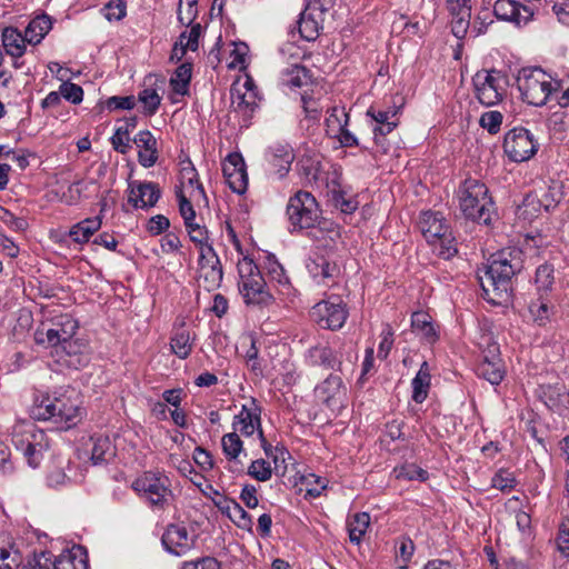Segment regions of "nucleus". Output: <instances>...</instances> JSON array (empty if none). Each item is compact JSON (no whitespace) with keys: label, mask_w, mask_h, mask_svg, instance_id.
I'll return each instance as SVG.
<instances>
[{"label":"nucleus","mask_w":569,"mask_h":569,"mask_svg":"<svg viewBox=\"0 0 569 569\" xmlns=\"http://www.w3.org/2000/svg\"><path fill=\"white\" fill-rule=\"evenodd\" d=\"M418 226L422 236L430 243L436 242L437 238L446 236L449 229L443 216L433 211L421 212Z\"/></svg>","instance_id":"21"},{"label":"nucleus","mask_w":569,"mask_h":569,"mask_svg":"<svg viewBox=\"0 0 569 569\" xmlns=\"http://www.w3.org/2000/svg\"><path fill=\"white\" fill-rule=\"evenodd\" d=\"M415 551V546L411 539L402 538L396 548V558L399 568H406Z\"/></svg>","instance_id":"54"},{"label":"nucleus","mask_w":569,"mask_h":569,"mask_svg":"<svg viewBox=\"0 0 569 569\" xmlns=\"http://www.w3.org/2000/svg\"><path fill=\"white\" fill-rule=\"evenodd\" d=\"M493 13L499 20L508 21L517 27L526 26L533 17V10L515 0H497Z\"/></svg>","instance_id":"17"},{"label":"nucleus","mask_w":569,"mask_h":569,"mask_svg":"<svg viewBox=\"0 0 569 569\" xmlns=\"http://www.w3.org/2000/svg\"><path fill=\"white\" fill-rule=\"evenodd\" d=\"M223 278L222 266L213 248H206L199 254V280L207 291L220 287Z\"/></svg>","instance_id":"13"},{"label":"nucleus","mask_w":569,"mask_h":569,"mask_svg":"<svg viewBox=\"0 0 569 569\" xmlns=\"http://www.w3.org/2000/svg\"><path fill=\"white\" fill-rule=\"evenodd\" d=\"M492 487L501 491L510 490L515 487L516 480L511 472L499 470L491 480Z\"/></svg>","instance_id":"60"},{"label":"nucleus","mask_w":569,"mask_h":569,"mask_svg":"<svg viewBox=\"0 0 569 569\" xmlns=\"http://www.w3.org/2000/svg\"><path fill=\"white\" fill-rule=\"evenodd\" d=\"M502 114L499 111H487L480 118V126L487 129L489 133L496 134L502 123Z\"/></svg>","instance_id":"58"},{"label":"nucleus","mask_w":569,"mask_h":569,"mask_svg":"<svg viewBox=\"0 0 569 569\" xmlns=\"http://www.w3.org/2000/svg\"><path fill=\"white\" fill-rule=\"evenodd\" d=\"M548 244L547 238L541 234L527 236L523 250L508 248L495 253L489 264L478 274L483 298L496 306L507 303L511 297V279L523 268L522 253L540 256Z\"/></svg>","instance_id":"1"},{"label":"nucleus","mask_w":569,"mask_h":569,"mask_svg":"<svg viewBox=\"0 0 569 569\" xmlns=\"http://www.w3.org/2000/svg\"><path fill=\"white\" fill-rule=\"evenodd\" d=\"M160 198V189L153 182L138 183L137 187L131 186L128 201L134 208L153 207Z\"/></svg>","instance_id":"25"},{"label":"nucleus","mask_w":569,"mask_h":569,"mask_svg":"<svg viewBox=\"0 0 569 569\" xmlns=\"http://www.w3.org/2000/svg\"><path fill=\"white\" fill-rule=\"evenodd\" d=\"M309 358L312 365L322 366L327 369H335L342 375L348 368L338 359V353L331 347L316 346L309 349Z\"/></svg>","instance_id":"26"},{"label":"nucleus","mask_w":569,"mask_h":569,"mask_svg":"<svg viewBox=\"0 0 569 569\" xmlns=\"http://www.w3.org/2000/svg\"><path fill=\"white\" fill-rule=\"evenodd\" d=\"M517 86L522 100L536 107L545 106L560 89L559 81L537 67L521 69L517 77Z\"/></svg>","instance_id":"4"},{"label":"nucleus","mask_w":569,"mask_h":569,"mask_svg":"<svg viewBox=\"0 0 569 569\" xmlns=\"http://www.w3.org/2000/svg\"><path fill=\"white\" fill-rule=\"evenodd\" d=\"M101 228L100 217L87 218L69 230V237L79 244L89 241L90 237Z\"/></svg>","instance_id":"34"},{"label":"nucleus","mask_w":569,"mask_h":569,"mask_svg":"<svg viewBox=\"0 0 569 569\" xmlns=\"http://www.w3.org/2000/svg\"><path fill=\"white\" fill-rule=\"evenodd\" d=\"M331 200L333 202V206L341 210L343 213H352L358 208L357 200L352 198H348L346 192L338 189H333L331 191Z\"/></svg>","instance_id":"50"},{"label":"nucleus","mask_w":569,"mask_h":569,"mask_svg":"<svg viewBox=\"0 0 569 569\" xmlns=\"http://www.w3.org/2000/svg\"><path fill=\"white\" fill-rule=\"evenodd\" d=\"M36 341L38 343H47L49 347L56 348L57 353H59V348L62 345L61 337L56 326L46 330H38L36 333Z\"/></svg>","instance_id":"51"},{"label":"nucleus","mask_w":569,"mask_h":569,"mask_svg":"<svg viewBox=\"0 0 569 569\" xmlns=\"http://www.w3.org/2000/svg\"><path fill=\"white\" fill-rule=\"evenodd\" d=\"M472 3H455L450 2L452 13L451 31L458 39H463L468 32L471 18Z\"/></svg>","instance_id":"29"},{"label":"nucleus","mask_w":569,"mask_h":569,"mask_svg":"<svg viewBox=\"0 0 569 569\" xmlns=\"http://www.w3.org/2000/svg\"><path fill=\"white\" fill-rule=\"evenodd\" d=\"M197 538L190 537L186 527L180 525H169L162 537L161 542L164 549L177 557L187 555L196 545Z\"/></svg>","instance_id":"14"},{"label":"nucleus","mask_w":569,"mask_h":569,"mask_svg":"<svg viewBox=\"0 0 569 569\" xmlns=\"http://www.w3.org/2000/svg\"><path fill=\"white\" fill-rule=\"evenodd\" d=\"M171 351L180 359H186L192 351L193 339L189 330L181 327L177 329L170 341Z\"/></svg>","instance_id":"38"},{"label":"nucleus","mask_w":569,"mask_h":569,"mask_svg":"<svg viewBox=\"0 0 569 569\" xmlns=\"http://www.w3.org/2000/svg\"><path fill=\"white\" fill-rule=\"evenodd\" d=\"M91 456L93 465H102L109 462L116 456V449L111 440L107 436H94L90 438Z\"/></svg>","instance_id":"31"},{"label":"nucleus","mask_w":569,"mask_h":569,"mask_svg":"<svg viewBox=\"0 0 569 569\" xmlns=\"http://www.w3.org/2000/svg\"><path fill=\"white\" fill-rule=\"evenodd\" d=\"M102 13L109 21H119L126 17L127 3L126 0H111L102 8Z\"/></svg>","instance_id":"52"},{"label":"nucleus","mask_w":569,"mask_h":569,"mask_svg":"<svg viewBox=\"0 0 569 569\" xmlns=\"http://www.w3.org/2000/svg\"><path fill=\"white\" fill-rule=\"evenodd\" d=\"M223 176L230 189L236 193H243L248 187L246 163L240 153H230L222 164Z\"/></svg>","instance_id":"15"},{"label":"nucleus","mask_w":569,"mask_h":569,"mask_svg":"<svg viewBox=\"0 0 569 569\" xmlns=\"http://www.w3.org/2000/svg\"><path fill=\"white\" fill-rule=\"evenodd\" d=\"M536 190L539 194L540 204L546 211L556 208L562 198L561 183L557 181H552L551 184H543Z\"/></svg>","instance_id":"40"},{"label":"nucleus","mask_w":569,"mask_h":569,"mask_svg":"<svg viewBox=\"0 0 569 569\" xmlns=\"http://www.w3.org/2000/svg\"><path fill=\"white\" fill-rule=\"evenodd\" d=\"M431 381L430 368L427 361H423L420 366L419 371L412 379V400L417 403H422L429 392Z\"/></svg>","instance_id":"33"},{"label":"nucleus","mask_w":569,"mask_h":569,"mask_svg":"<svg viewBox=\"0 0 569 569\" xmlns=\"http://www.w3.org/2000/svg\"><path fill=\"white\" fill-rule=\"evenodd\" d=\"M228 518L240 529L251 532L252 519L251 516L238 503H232L231 511Z\"/></svg>","instance_id":"47"},{"label":"nucleus","mask_w":569,"mask_h":569,"mask_svg":"<svg viewBox=\"0 0 569 569\" xmlns=\"http://www.w3.org/2000/svg\"><path fill=\"white\" fill-rule=\"evenodd\" d=\"M88 569L87 553L80 546H73L63 550L54 561L51 560V569Z\"/></svg>","instance_id":"27"},{"label":"nucleus","mask_w":569,"mask_h":569,"mask_svg":"<svg viewBox=\"0 0 569 569\" xmlns=\"http://www.w3.org/2000/svg\"><path fill=\"white\" fill-rule=\"evenodd\" d=\"M266 269L271 280L277 281L279 284L288 283V277L284 273V269L273 254H269L267 257Z\"/></svg>","instance_id":"56"},{"label":"nucleus","mask_w":569,"mask_h":569,"mask_svg":"<svg viewBox=\"0 0 569 569\" xmlns=\"http://www.w3.org/2000/svg\"><path fill=\"white\" fill-rule=\"evenodd\" d=\"M370 525V516L367 512H358L347 522L349 539L351 542L359 545Z\"/></svg>","instance_id":"39"},{"label":"nucleus","mask_w":569,"mask_h":569,"mask_svg":"<svg viewBox=\"0 0 569 569\" xmlns=\"http://www.w3.org/2000/svg\"><path fill=\"white\" fill-rule=\"evenodd\" d=\"M393 345V332L389 325L385 327L381 332V341L378 348V357L381 359H386L392 348Z\"/></svg>","instance_id":"63"},{"label":"nucleus","mask_w":569,"mask_h":569,"mask_svg":"<svg viewBox=\"0 0 569 569\" xmlns=\"http://www.w3.org/2000/svg\"><path fill=\"white\" fill-rule=\"evenodd\" d=\"M248 475L258 481H268L272 476L271 465L264 459L253 460L248 467Z\"/></svg>","instance_id":"49"},{"label":"nucleus","mask_w":569,"mask_h":569,"mask_svg":"<svg viewBox=\"0 0 569 569\" xmlns=\"http://www.w3.org/2000/svg\"><path fill=\"white\" fill-rule=\"evenodd\" d=\"M60 94L72 103H80L82 101L83 90L80 86L67 81L60 86Z\"/></svg>","instance_id":"59"},{"label":"nucleus","mask_w":569,"mask_h":569,"mask_svg":"<svg viewBox=\"0 0 569 569\" xmlns=\"http://www.w3.org/2000/svg\"><path fill=\"white\" fill-rule=\"evenodd\" d=\"M181 184L182 187L190 188V196L197 192L199 196L204 197V190L202 184L199 182L198 172L194 167L189 162L187 167L181 169Z\"/></svg>","instance_id":"46"},{"label":"nucleus","mask_w":569,"mask_h":569,"mask_svg":"<svg viewBox=\"0 0 569 569\" xmlns=\"http://www.w3.org/2000/svg\"><path fill=\"white\" fill-rule=\"evenodd\" d=\"M221 447L226 458L236 462L243 450V442L237 432H230L222 437Z\"/></svg>","instance_id":"42"},{"label":"nucleus","mask_w":569,"mask_h":569,"mask_svg":"<svg viewBox=\"0 0 569 569\" xmlns=\"http://www.w3.org/2000/svg\"><path fill=\"white\" fill-rule=\"evenodd\" d=\"M12 445L27 459L28 465L37 468L49 448L46 433L32 422H20L13 427Z\"/></svg>","instance_id":"5"},{"label":"nucleus","mask_w":569,"mask_h":569,"mask_svg":"<svg viewBox=\"0 0 569 569\" xmlns=\"http://www.w3.org/2000/svg\"><path fill=\"white\" fill-rule=\"evenodd\" d=\"M37 419L51 420L61 429L74 427L82 418L83 409L74 389H60L44 397L36 406Z\"/></svg>","instance_id":"2"},{"label":"nucleus","mask_w":569,"mask_h":569,"mask_svg":"<svg viewBox=\"0 0 569 569\" xmlns=\"http://www.w3.org/2000/svg\"><path fill=\"white\" fill-rule=\"evenodd\" d=\"M52 326L58 328L62 342L72 338L78 329V322L69 315L57 317Z\"/></svg>","instance_id":"48"},{"label":"nucleus","mask_w":569,"mask_h":569,"mask_svg":"<svg viewBox=\"0 0 569 569\" xmlns=\"http://www.w3.org/2000/svg\"><path fill=\"white\" fill-rule=\"evenodd\" d=\"M557 541L560 551L562 553H569V519L560 523Z\"/></svg>","instance_id":"64"},{"label":"nucleus","mask_w":569,"mask_h":569,"mask_svg":"<svg viewBox=\"0 0 569 569\" xmlns=\"http://www.w3.org/2000/svg\"><path fill=\"white\" fill-rule=\"evenodd\" d=\"M322 23V14L306 8L305 11L300 13V19L298 21V29L301 38L307 41H315L320 34Z\"/></svg>","instance_id":"30"},{"label":"nucleus","mask_w":569,"mask_h":569,"mask_svg":"<svg viewBox=\"0 0 569 569\" xmlns=\"http://www.w3.org/2000/svg\"><path fill=\"white\" fill-rule=\"evenodd\" d=\"M139 101L143 103L146 112L152 116L160 106L161 97L154 89L147 88L139 93Z\"/></svg>","instance_id":"53"},{"label":"nucleus","mask_w":569,"mask_h":569,"mask_svg":"<svg viewBox=\"0 0 569 569\" xmlns=\"http://www.w3.org/2000/svg\"><path fill=\"white\" fill-rule=\"evenodd\" d=\"M191 73V63H182L176 69L173 76L170 79V87L174 93L180 96L188 94Z\"/></svg>","instance_id":"41"},{"label":"nucleus","mask_w":569,"mask_h":569,"mask_svg":"<svg viewBox=\"0 0 569 569\" xmlns=\"http://www.w3.org/2000/svg\"><path fill=\"white\" fill-rule=\"evenodd\" d=\"M131 488L152 506L164 509L169 503L172 492L169 488V479L166 476L152 471H146L131 485Z\"/></svg>","instance_id":"9"},{"label":"nucleus","mask_w":569,"mask_h":569,"mask_svg":"<svg viewBox=\"0 0 569 569\" xmlns=\"http://www.w3.org/2000/svg\"><path fill=\"white\" fill-rule=\"evenodd\" d=\"M311 318L323 329L338 330L345 325L348 311L346 305L336 298L316 303L311 309Z\"/></svg>","instance_id":"12"},{"label":"nucleus","mask_w":569,"mask_h":569,"mask_svg":"<svg viewBox=\"0 0 569 569\" xmlns=\"http://www.w3.org/2000/svg\"><path fill=\"white\" fill-rule=\"evenodd\" d=\"M479 377L489 381L491 385H499L505 376L501 359L499 358V347L496 342L488 345L481 362L477 368Z\"/></svg>","instance_id":"18"},{"label":"nucleus","mask_w":569,"mask_h":569,"mask_svg":"<svg viewBox=\"0 0 569 569\" xmlns=\"http://www.w3.org/2000/svg\"><path fill=\"white\" fill-rule=\"evenodd\" d=\"M269 161L279 178H283L295 160L293 150L289 144L276 143L269 148Z\"/></svg>","instance_id":"28"},{"label":"nucleus","mask_w":569,"mask_h":569,"mask_svg":"<svg viewBox=\"0 0 569 569\" xmlns=\"http://www.w3.org/2000/svg\"><path fill=\"white\" fill-rule=\"evenodd\" d=\"M133 142L139 148L138 161L143 168H150L158 160L157 139L149 130H142L137 133Z\"/></svg>","instance_id":"24"},{"label":"nucleus","mask_w":569,"mask_h":569,"mask_svg":"<svg viewBox=\"0 0 569 569\" xmlns=\"http://www.w3.org/2000/svg\"><path fill=\"white\" fill-rule=\"evenodd\" d=\"M51 569L50 552L33 555L23 563L21 552L7 532H0V569Z\"/></svg>","instance_id":"8"},{"label":"nucleus","mask_w":569,"mask_h":569,"mask_svg":"<svg viewBox=\"0 0 569 569\" xmlns=\"http://www.w3.org/2000/svg\"><path fill=\"white\" fill-rule=\"evenodd\" d=\"M435 243H438V254L443 259H450L458 252L455 238L449 229L446 236L437 238Z\"/></svg>","instance_id":"55"},{"label":"nucleus","mask_w":569,"mask_h":569,"mask_svg":"<svg viewBox=\"0 0 569 569\" xmlns=\"http://www.w3.org/2000/svg\"><path fill=\"white\" fill-rule=\"evenodd\" d=\"M538 149L532 133L525 128H513L505 136L503 150L515 162L529 160Z\"/></svg>","instance_id":"11"},{"label":"nucleus","mask_w":569,"mask_h":569,"mask_svg":"<svg viewBox=\"0 0 569 569\" xmlns=\"http://www.w3.org/2000/svg\"><path fill=\"white\" fill-rule=\"evenodd\" d=\"M472 83L478 101L486 107L497 104L506 94L507 79L498 70L478 71L472 78Z\"/></svg>","instance_id":"10"},{"label":"nucleus","mask_w":569,"mask_h":569,"mask_svg":"<svg viewBox=\"0 0 569 569\" xmlns=\"http://www.w3.org/2000/svg\"><path fill=\"white\" fill-rule=\"evenodd\" d=\"M286 213L291 231L313 229L321 224V209L315 196L309 191L299 190L291 196Z\"/></svg>","instance_id":"6"},{"label":"nucleus","mask_w":569,"mask_h":569,"mask_svg":"<svg viewBox=\"0 0 569 569\" xmlns=\"http://www.w3.org/2000/svg\"><path fill=\"white\" fill-rule=\"evenodd\" d=\"M26 42V36L22 37L14 28H6L2 32V44L4 50L13 58H20L24 53Z\"/></svg>","instance_id":"37"},{"label":"nucleus","mask_w":569,"mask_h":569,"mask_svg":"<svg viewBox=\"0 0 569 569\" xmlns=\"http://www.w3.org/2000/svg\"><path fill=\"white\" fill-rule=\"evenodd\" d=\"M111 144L113 149L122 154L127 153L130 146L129 129L119 127L111 137Z\"/></svg>","instance_id":"57"},{"label":"nucleus","mask_w":569,"mask_h":569,"mask_svg":"<svg viewBox=\"0 0 569 569\" xmlns=\"http://www.w3.org/2000/svg\"><path fill=\"white\" fill-rule=\"evenodd\" d=\"M59 352L63 353V356H61L63 362L74 369L82 368L90 361L88 346L72 338L62 342Z\"/></svg>","instance_id":"22"},{"label":"nucleus","mask_w":569,"mask_h":569,"mask_svg":"<svg viewBox=\"0 0 569 569\" xmlns=\"http://www.w3.org/2000/svg\"><path fill=\"white\" fill-rule=\"evenodd\" d=\"M190 31L182 32L179 37L180 41V56H184L187 50L196 51L199 44V38L201 34L202 27L200 23L190 24Z\"/></svg>","instance_id":"43"},{"label":"nucleus","mask_w":569,"mask_h":569,"mask_svg":"<svg viewBox=\"0 0 569 569\" xmlns=\"http://www.w3.org/2000/svg\"><path fill=\"white\" fill-rule=\"evenodd\" d=\"M397 479L426 481L429 478L427 470L415 463H406L393 469Z\"/></svg>","instance_id":"45"},{"label":"nucleus","mask_w":569,"mask_h":569,"mask_svg":"<svg viewBox=\"0 0 569 569\" xmlns=\"http://www.w3.org/2000/svg\"><path fill=\"white\" fill-rule=\"evenodd\" d=\"M52 22L49 16L42 14L32 19L26 28V39L28 43L38 44L50 31Z\"/></svg>","instance_id":"35"},{"label":"nucleus","mask_w":569,"mask_h":569,"mask_svg":"<svg viewBox=\"0 0 569 569\" xmlns=\"http://www.w3.org/2000/svg\"><path fill=\"white\" fill-rule=\"evenodd\" d=\"M555 280V267L551 263H542L536 269L535 286L540 298L552 290Z\"/></svg>","instance_id":"36"},{"label":"nucleus","mask_w":569,"mask_h":569,"mask_svg":"<svg viewBox=\"0 0 569 569\" xmlns=\"http://www.w3.org/2000/svg\"><path fill=\"white\" fill-rule=\"evenodd\" d=\"M459 207L462 214L478 223L490 224L493 210V201L489 196L487 186L478 179L468 178L458 190Z\"/></svg>","instance_id":"3"},{"label":"nucleus","mask_w":569,"mask_h":569,"mask_svg":"<svg viewBox=\"0 0 569 569\" xmlns=\"http://www.w3.org/2000/svg\"><path fill=\"white\" fill-rule=\"evenodd\" d=\"M261 408L254 398L250 402L243 405L240 412L234 416L232 427L233 432H240L244 437L252 436L261 429Z\"/></svg>","instance_id":"16"},{"label":"nucleus","mask_w":569,"mask_h":569,"mask_svg":"<svg viewBox=\"0 0 569 569\" xmlns=\"http://www.w3.org/2000/svg\"><path fill=\"white\" fill-rule=\"evenodd\" d=\"M186 228L190 240L199 248V253L202 252V250L204 251L206 248H212V244L209 243V234L204 226L188 222Z\"/></svg>","instance_id":"44"},{"label":"nucleus","mask_w":569,"mask_h":569,"mask_svg":"<svg viewBox=\"0 0 569 569\" xmlns=\"http://www.w3.org/2000/svg\"><path fill=\"white\" fill-rule=\"evenodd\" d=\"M177 197L179 200V211L184 220V224H188V222H194L196 211L181 189L177 191Z\"/></svg>","instance_id":"62"},{"label":"nucleus","mask_w":569,"mask_h":569,"mask_svg":"<svg viewBox=\"0 0 569 569\" xmlns=\"http://www.w3.org/2000/svg\"><path fill=\"white\" fill-rule=\"evenodd\" d=\"M246 92L239 90H231L233 97L232 104L234 110L242 114L244 121H249L259 107L254 84L251 80H247L243 84Z\"/></svg>","instance_id":"19"},{"label":"nucleus","mask_w":569,"mask_h":569,"mask_svg":"<svg viewBox=\"0 0 569 569\" xmlns=\"http://www.w3.org/2000/svg\"><path fill=\"white\" fill-rule=\"evenodd\" d=\"M317 397L329 408L341 405L345 387L340 376L330 375L316 388Z\"/></svg>","instance_id":"20"},{"label":"nucleus","mask_w":569,"mask_h":569,"mask_svg":"<svg viewBox=\"0 0 569 569\" xmlns=\"http://www.w3.org/2000/svg\"><path fill=\"white\" fill-rule=\"evenodd\" d=\"M106 106L109 110H131L136 106V99L133 96H113L106 101Z\"/></svg>","instance_id":"61"},{"label":"nucleus","mask_w":569,"mask_h":569,"mask_svg":"<svg viewBox=\"0 0 569 569\" xmlns=\"http://www.w3.org/2000/svg\"><path fill=\"white\" fill-rule=\"evenodd\" d=\"M239 290L247 305H268L272 296L266 289V281L253 260L243 258L238 262Z\"/></svg>","instance_id":"7"},{"label":"nucleus","mask_w":569,"mask_h":569,"mask_svg":"<svg viewBox=\"0 0 569 569\" xmlns=\"http://www.w3.org/2000/svg\"><path fill=\"white\" fill-rule=\"evenodd\" d=\"M411 327L425 342L432 345L438 340V332L432 325V318L427 312H413L411 317Z\"/></svg>","instance_id":"32"},{"label":"nucleus","mask_w":569,"mask_h":569,"mask_svg":"<svg viewBox=\"0 0 569 569\" xmlns=\"http://www.w3.org/2000/svg\"><path fill=\"white\" fill-rule=\"evenodd\" d=\"M306 267L310 276L320 284H328V280H335L340 273L337 263L317 253L308 259Z\"/></svg>","instance_id":"23"}]
</instances>
